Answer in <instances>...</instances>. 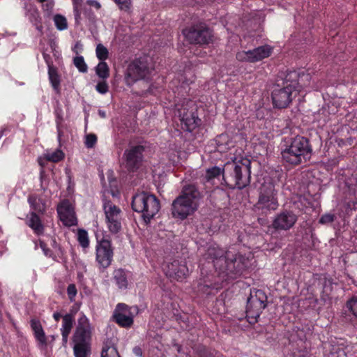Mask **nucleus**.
I'll list each match as a JSON object with an SVG mask.
<instances>
[{
	"instance_id": "nucleus-1",
	"label": "nucleus",
	"mask_w": 357,
	"mask_h": 357,
	"mask_svg": "<svg viewBox=\"0 0 357 357\" xmlns=\"http://www.w3.org/2000/svg\"><path fill=\"white\" fill-rule=\"evenodd\" d=\"M207 264L215 269L218 276L213 274L204 275V264H201L202 278H199L195 291L201 296L215 295L222 288L224 282L240 277L250 266V258L240 252L211 246L205 255Z\"/></svg>"
},
{
	"instance_id": "nucleus-2",
	"label": "nucleus",
	"mask_w": 357,
	"mask_h": 357,
	"mask_svg": "<svg viewBox=\"0 0 357 357\" xmlns=\"http://www.w3.org/2000/svg\"><path fill=\"white\" fill-rule=\"evenodd\" d=\"M280 151L284 162L298 166L310 159L313 148L307 137L298 135L283 138Z\"/></svg>"
},
{
	"instance_id": "nucleus-3",
	"label": "nucleus",
	"mask_w": 357,
	"mask_h": 357,
	"mask_svg": "<svg viewBox=\"0 0 357 357\" xmlns=\"http://www.w3.org/2000/svg\"><path fill=\"white\" fill-rule=\"evenodd\" d=\"M251 160L247 158L227 162L223 167V180L230 188L242 190L250 185Z\"/></svg>"
},
{
	"instance_id": "nucleus-4",
	"label": "nucleus",
	"mask_w": 357,
	"mask_h": 357,
	"mask_svg": "<svg viewBox=\"0 0 357 357\" xmlns=\"http://www.w3.org/2000/svg\"><path fill=\"white\" fill-rule=\"evenodd\" d=\"M201 198V192L193 184L185 185L180 195L174 200L172 205L173 217L184 220L197 209V202Z\"/></svg>"
},
{
	"instance_id": "nucleus-5",
	"label": "nucleus",
	"mask_w": 357,
	"mask_h": 357,
	"mask_svg": "<svg viewBox=\"0 0 357 357\" xmlns=\"http://www.w3.org/2000/svg\"><path fill=\"white\" fill-rule=\"evenodd\" d=\"M131 206L134 211L142 213L144 222L149 223L159 211L160 204L155 195L141 191L132 196Z\"/></svg>"
},
{
	"instance_id": "nucleus-6",
	"label": "nucleus",
	"mask_w": 357,
	"mask_h": 357,
	"mask_svg": "<svg viewBox=\"0 0 357 357\" xmlns=\"http://www.w3.org/2000/svg\"><path fill=\"white\" fill-rule=\"evenodd\" d=\"M258 201L255 207L267 214L279 207L278 190L273 181H264L259 188Z\"/></svg>"
},
{
	"instance_id": "nucleus-7",
	"label": "nucleus",
	"mask_w": 357,
	"mask_h": 357,
	"mask_svg": "<svg viewBox=\"0 0 357 357\" xmlns=\"http://www.w3.org/2000/svg\"><path fill=\"white\" fill-rule=\"evenodd\" d=\"M182 32L190 44L206 45L213 42V31L204 22L193 24L183 29Z\"/></svg>"
},
{
	"instance_id": "nucleus-8",
	"label": "nucleus",
	"mask_w": 357,
	"mask_h": 357,
	"mask_svg": "<svg viewBox=\"0 0 357 357\" xmlns=\"http://www.w3.org/2000/svg\"><path fill=\"white\" fill-rule=\"evenodd\" d=\"M197 109L196 102L191 99L185 100L178 109V116L183 130L192 132L201 124L202 120L198 117Z\"/></svg>"
},
{
	"instance_id": "nucleus-9",
	"label": "nucleus",
	"mask_w": 357,
	"mask_h": 357,
	"mask_svg": "<svg viewBox=\"0 0 357 357\" xmlns=\"http://www.w3.org/2000/svg\"><path fill=\"white\" fill-rule=\"evenodd\" d=\"M266 305L267 296L264 291L257 289L250 293L246 306V318L249 324L253 325L258 321V319Z\"/></svg>"
},
{
	"instance_id": "nucleus-10",
	"label": "nucleus",
	"mask_w": 357,
	"mask_h": 357,
	"mask_svg": "<svg viewBox=\"0 0 357 357\" xmlns=\"http://www.w3.org/2000/svg\"><path fill=\"white\" fill-rule=\"evenodd\" d=\"M114 248L111 240L103 236L99 239L96 236V261L100 270H105L109 267L113 261Z\"/></svg>"
},
{
	"instance_id": "nucleus-11",
	"label": "nucleus",
	"mask_w": 357,
	"mask_h": 357,
	"mask_svg": "<svg viewBox=\"0 0 357 357\" xmlns=\"http://www.w3.org/2000/svg\"><path fill=\"white\" fill-rule=\"evenodd\" d=\"M139 307L137 305L129 306L125 303H118L114 310L113 321L119 326L130 328L133 325L134 317L139 313Z\"/></svg>"
},
{
	"instance_id": "nucleus-12",
	"label": "nucleus",
	"mask_w": 357,
	"mask_h": 357,
	"mask_svg": "<svg viewBox=\"0 0 357 357\" xmlns=\"http://www.w3.org/2000/svg\"><path fill=\"white\" fill-rule=\"evenodd\" d=\"M103 210L108 230L112 234H118L122 228L121 210L110 200L104 202Z\"/></svg>"
},
{
	"instance_id": "nucleus-13",
	"label": "nucleus",
	"mask_w": 357,
	"mask_h": 357,
	"mask_svg": "<svg viewBox=\"0 0 357 357\" xmlns=\"http://www.w3.org/2000/svg\"><path fill=\"white\" fill-rule=\"evenodd\" d=\"M145 146L141 144L132 145L126 149L123 155L125 167L129 172H137L142 165Z\"/></svg>"
},
{
	"instance_id": "nucleus-14",
	"label": "nucleus",
	"mask_w": 357,
	"mask_h": 357,
	"mask_svg": "<svg viewBox=\"0 0 357 357\" xmlns=\"http://www.w3.org/2000/svg\"><path fill=\"white\" fill-rule=\"evenodd\" d=\"M152 68L148 62L147 58H139L130 63L128 68L126 77V82L130 86V79L134 82L138 79H144L151 75Z\"/></svg>"
},
{
	"instance_id": "nucleus-15",
	"label": "nucleus",
	"mask_w": 357,
	"mask_h": 357,
	"mask_svg": "<svg viewBox=\"0 0 357 357\" xmlns=\"http://www.w3.org/2000/svg\"><path fill=\"white\" fill-rule=\"evenodd\" d=\"M273 48L268 45H262L252 50L237 52L236 59L241 62L255 63L271 56Z\"/></svg>"
},
{
	"instance_id": "nucleus-16",
	"label": "nucleus",
	"mask_w": 357,
	"mask_h": 357,
	"mask_svg": "<svg viewBox=\"0 0 357 357\" xmlns=\"http://www.w3.org/2000/svg\"><path fill=\"white\" fill-rule=\"evenodd\" d=\"M91 327L89 319L84 314L78 319L77 325L73 336L74 344H90Z\"/></svg>"
},
{
	"instance_id": "nucleus-17",
	"label": "nucleus",
	"mask_w": 357,
	"mask_h": 357,
	"mask_svg": "<svg viewBox=\"0 0 357 357\" xmlns=\"http://www.w3.org/2000/svg\"><path fill=\"white\" fill-rule=\"evenodd\" d=\"M298 220V216L293 211L283 210L275 217L272 226L277 231H288Z\"/></svg>"
},
{
	"instance_id": "nucleus-18",
	"label": "nucleus",
	"mask_w": 357,
	"mask_h": 357,
	"mask_svg": "<svg viewBox=\"0 0 357 357\" xmlns=\"http://www.w3.org/2000/svg\"><path fill=\"white\" fill-rule=\"evenodd\" d=\"M164 271L167 278L180 282L185 280L189 273L185 262L182 260H174L164 268Z\"/></svg>"
},
{
	"instance_id": "nucleus-19",
	"label": "nucleus",
	"mask_w": 357,
	"mask_h": 357,
	"mask_svg": "<svg viewBox=\"0 0 357 357\" xmlns=\"http://www.w3.org/2000/svg\"><path fill=\"white\" fill-rule=\"evenodd\" d=\"M300 77V73L296 70L289 71L284 77H278L275 84L280 88V89H297L302 88L299 82Z\"/></svg>"
},
{
	"instance_id": "nucleus-20",
	"label": "nucleus",
	"mask_w": 357,
	"mask_h": 357,
	"mask_svg": "<svg viewBox=\"0 0 357 357\" xmlns=\"http://www.w3.org/2000/svg\"><path fill=\"white\" fill-rule=\"evenodd\" d=\"M273 105L275 107H287L291 102V91H272Z\"/></svg>"
},
{
	"instance_id": "nucleus-21",
	"label": "nucleus",
	"mask_w": 357,
	"mask_h": 357,
	"mask_svg": "<svg viewBox=\"0 0 357 357\" xmlns=\"http://www.w3.org/2000/svg\"><path fill=\"white\" fill-rule=\"evenodd\" d=\"M31 212L43 215L47 210V200L43 195L36 193L29 195L27 199Z\"/></svg>"
},
{
	"instance_id": "nucleus-22",
	"label": "nucleus",
	"mask_w": 357,
	"mask_h": 357,
	"mask_svg": "<svg viewBox=\"0 0 357 357\" xmlns=\"http://www.w3.org/2000/svg\"><path fill=\"white\" fill-rule=\"evenodd\" d=\"M26 225L33 230L37 236L43 235L45 231L44 225L38 213L30 212L27 215Z\"/></svg>"
},
{
	"instance_id": "nucleus-23",
	"label": "nucleus",
	"mask_w": 357,
	"mask_h": 357,
	"mask_svg": "<svg viewBox=\"0 0 357 357\" xmlns=\"http://www.w3.org/2000/svg\"><path fill=\"white\" fill-rule=\"evenodd\" d=\"M30 326L38 344L42 347H46L47 344V337L40 321L36 319H31Z\"/></svg>"
},
{
	"instance_id": "nucleus-24",
	"label": "nucleus",
	"mask_w": 357,
	"mask_h": 357,
	"mask_svg": "<svg viewBox=\"0 0 357 357\" xmlns=\"http://www.w3.org/2000/svg\"><path fill=\"white\" fill-rule=\"evenodd\" d=\"M195 81V76L190 71H185L183 73L177 75L174 82H178V84L176 86V89H185Z\"/></svg>"
},
{
	"instance_id": "nucleus-25",
	"label": "nucleus",
	"mask_w": 357,
	"mask_h": 357,
	"mask_svg": "<svg viewBox=\"0 0 357 357\" xmlns=\"http://www.w3.org/2000/svg\"><path fill=\"white\" fill-rule=\"evenodd\" d=\"M114 282L120 289H126L128 285V272L123 268L115 269L113 272Z\"/></svg>"
},
{
	"instance_id": "nucleus-26",
	"label": "nucleus",
	"mask_w": 357,
	"mask_h": 357,
	"mask_svg": "<svg viewBox=\"0 0 357 357\" xmlns=\"http://www.w3.org/2000/svg\"><path fill=\"white\" fill-rule=\"evenodd\" d=\"M44 58L48 66V75L52 88L54 89H58L60 84V77L58 74L57 68L53 65L52 62H50L46 59L45 56H44Z\"/></svg>"
},
{
	"instance_id": "nucleus-27",
	"label": "nucleus",
	"mask_w": 357,
	"mask_h": 357,
	"mask_svg": "<svg viewBox=\"0 0 357 357\" xmlns=\"http://www.w3.org/2000/svg\"><path fill=\"white\" fill-rule=\"evenodd\" d=\"M215 144L217 149L220 152H225L230 148L231 142L227 134L223 133L215 137Z\"/></svg>"
},
{
	"instance_id": "nucleus-28",
	"label": "nucleus",
	"mask_w": 357,
	"mask_h": 357,
	"mask_svg": "<svg viewBox=\"0 0 357 357\" xmlns=\"http://www.w3.org/2000/svg\"><path fill=\"white\" fill-rule=\"evenodd\" d=\"M101 357H121L116 347L111 342L107 341L103 343Z\"/></svg>"
},
{
	"instance_id": "nucleus-29",
	"label": "nucleus",
	"mask_w": 357,
	"mask_h": 357,
	"mask_svg": "<svg viewBox=\"0 0 357 357\" xmlns=\"http://www.w3.org/2000/svg\"><path fill=\"white\" fill-rule=\"evenodd\" d=\"M196 354L198 357H225L219 351L203 345L199 346L196 349Z\"/></svg>"
},
{
	"instance_id": "nucleus-30",
	"label": "nucleus",
	"mask_w": 357,
	"mask_h": 357,
	"mask_svg": "<svg viewBox=\"0 0 357 357\" xmlns=\"http://www.w3.org/2000/svg\"><path fill=\"white\" fill-rule=\"evenodd\" d=\"M75 324V319L72 314L68 313L63 317L62 326L61 328V333H70L73 325Z\"/></svg>"
},
{
	"instance_id": "nucleus-31",
	"label": "nucleus",
	"mask_w": 357,
	"mask_h": 357,
	"mask_svg": "<svg viewBox=\"0 0 357 357\" xmlns=\"http://www.w3.org/2000/svg\"><path fill=\"white\" fill-rule=\"evenodd\" d=\"M73 351L75 357H87L91 354V345L84 344H74Z\"/></svg>"
},
{
	"instance_id": "nucleus-32",
	"label": "nucleus",
	"mask_w": 357,
	"mask_h": 357,
	"mask_svg": "<svg viewBox=\"0 0 357 357\" xmlns=\"http://www.w3.org/2000/svg\"><path fill=\"white\" fill-rule=\"evenodd\" d=\"M221 174L223 176V168L222 169L219 167L214 166L206 169L205 178L206 181H211Z\"/></svg>"
},
{
	"instance_id": "nucleus-33",
	"label": "nucleus",
	"mask_w": 357,
	"mask_h": 357,
	"mask_svg": "<svg viewBox=\"0 0 357 357\" xmlns=\"http://www.w3.org/2000/svg\"><path fill=\"white\" fill-rule=\"evenodd\" d=\"M57 213L59 216L63 215L64 214H68L71 212H73V208L68 200H63L57 206Z\"/></svg>"
},
{
	"instance_id": "nucleus-34",
	"label": "nucleus",
	"mask_w": 357,
	"mask_h": 357,
	"mask_svg": "<svg viewBox=\"0 0 357 357\" xmlns=\"http://www.w3.org/2000/svg\"><path fill=\"white\" fill-rule=\"evenodd\" d=\"M77 241L81 247L87 248L89 246V239L88 232L84 229L77 230Z\"/></svg>"
},
{
	"instance_id": "nucleus-35",
	"label": "nucleus",
	"mask_w": 357,
	"mask_h": 357,
	"mask_svg": "<svg viewBox=\"0 0 357 357\" xmlns=\"http://www.w3.org/2000/svg\"><path fill=\"white\" fill-rule=\"evenodd\" d=\"M61 221L65 226L71 227L77 224V220L75 215V212H71L68 214H64L59 216Z\"/></svg>"
},
{
	"instance_id": "nucleus-36",
	"label": "nucleus",
	"mask_w": 357,
	"mask_h": 357,
	"mask_svg": "<svg viewBox=\"0 0 357 357\" xmlns=\"http://www.w3.org/2000/svg\"><path fill=\"white\" fill-rule=\"evenodd\" d=\"M96 74L99 77L105 79L109 77V67L106 62L100 61L96 68Z\"/></svg>"
},
{
	"instance_id": "nucleus-37",
	"label": "nucleus",
	"mask_w": 357,
	"mask_h": 357,
	"mask_svg": "<svg viewBox=\"0 0 357 357\" xmlns=\"http://www.w3.org/2000/svg\"><path fill=\"white\" fill-rule=\"evenodd\" d=\"M97 58L100 61H105L109 56V51L102 44L99 43L96 48Z\"/></svg>"
},
{
	"instance_id": "nucleus-38",
	"label": "nucleus",
	"mask_w": 357,
	"mask_h": 357,
	"mask_svg": "<svg viewBox=\"0 0 357 357\" xmlns=\"http://www.w3.org/2000/svg\"><path fill=\"white\" fill-rule=\"evenodd\" d=\"M73 64L80 73H84L88 71V66L82 56H77L74 57Z\"/></svg>"
},
{
	"instance_id": "nucleus-39",
	"label": "nucleus",
	"mask_w": 357,
	"mask_h": 357,
	"mask_svg": "<svg viewBox=\"0 0 357 357\" xmlns=\"http://www.w3.org/2000/svg\"><path fill=\"white\" fill-rule=\"evenodd\" d=\"M118 6L120 10L127 13L132 12V1L131 0H113Z\"/></svg>"
},
{
	"instance_id": "nucleus-40",
	"label": "nucleus",
	"mask_w": 357,
	"mask_h": 357,
	"mask_svg": "<svg viewBox=\"0 0 357 357\" xmlns=\"http://www.w3.org/2000/svg\"><path fill=\"white\" fill-rule=\"evenodd\" d=\"M54 22L58 30L63 31L68 28L67 20L61 15H56L54 17Z\"/></svg>"
},
{
	"instance_id": "nucleus-41",
	"label": "nucleus",
	"mask_w": 357,
	"mask_h": 357,
	"mask_svg": "<svg viewBox=\"0 0 357 357\" xmlns=\"http://www.w3.org/2000/svg\"><path fill=\"white\" fill-rule=\"evenodd\" d=\"M64 158V153L61 150H56L48 154L47 160L53 162H58Z\"/></svg>"
},
{
	"instance_id": "nucleus-42",
	"label": "nucleus",
	"mask_w": 357,
	"mask_h": 357,
	"mask_svg": "<svg viewBox=\"0 0 357 357\" xmlns=\"http://www.w3.org/2000/svg\"><path fill=\"white\" fill-rule=\"evenodd\" d=\"M98 141V137L95 134L90 133L86 135L85 146L88 149H92L95 146Z\"/></svg>"
},
{
	"instance_id": "nucleus-43",
	"label": "nucleus",
	"mask_w": 357,
	"mask_h": 357,
	"mask_svg": "<svg viewBox=\"0 0 357 357\" xmlns=\"http://www.w3.org/2000/svg\"><path fill=\"white\" fill-rule=\"evenodd\" d=\"M347 307L355 317H357V296H352L347 302Z\"/></svg>"
},
{
	"instance_id": "nucleus-44",
	"label": "nucleus",
	"mask_w": 357,
	"mask_h": 357,
	"mask_svg": "<svg viewBox=\"0 0 357 357\" xmlns=\"http://www.w3.org/2000/svg\"><path fill=\"white\" fill-rule=\"evenodd\" d=\"M284 177V174L282 172V169L280 170H275L272 172L271 173V177L267 180H265L264 181H273V183L275 185V179H277L278 181H280L282 178Z\"/></svg>"
},
{
	"instance_id": "nucleus-45",
	"label": "nucleus",
	"mask_w": 357,
	"mask_h": 357,
	"mask_svg": "<svg viewBox=\"0 0 357 357\" xmlns=\"http://www.w3.org/2000/svg\"><path fill=\"white\" fill-rule=\"evenodd\" d=\"M54 114H55V121H56V128H57L58 130L59 131L60 126L63 120L62 109L59 107L56 108L55 111H54Z\"/></svg>"
},
{
	"instance_id": "nucleus-46",
	"label": "nucleus",
	"mask_w": 357,
	"mask_h": 357,
	"mask_svg": "<svg viewBox=\"0 0 357 357\" xmlns=\"http://www.w3.org/2000/svg\"><path fill=\"white\" fill-rule=\"evenodd\" d=\"M77 294V287L75 284H70L67 288V294L70 301H75Z\"/></svg>"
},
{
	"instance_id": "nucleus-47",
	"label": "nucleus",
	"mask_w": 357,
	"mask_h": 357,
	"mask_svg": "<svg viewBox=\"0 0 357 357\" xmlns=\"http://www.w3.org/2000/svg\"><path fill=\"white\" fill-rule=\"evenodd\" d=\"M335 215L331 213H326L321 216L319 220V222L321 225H326L328 223H331L335 220Z\"/></svg>"
},
{
	"instance_id": "nucleus-48",
	"label": "nucleus",
	"mask_w": 357,
	"mask_h": 357,
	"mask_svg": "<svg viewBox=\"0 0 357 357\" xmlns=\"http://www.w3.org/2000/svg\"><path fill=\"white\" fill-rule=\"evenodd\" d=\"M73 13H74V17H75V24L76 25L80 24L81 21H82L81 7L73 8Z\"/></svg>"
},
{
	"instance_id": "nucleus-49",
	"label": "nucleus",
	"mask_w": 357,
	"mask_h": 357,
	"mask_svg": "<svg viewBox=\"0 0 357 357\" xmlns=\"http://www.w3.org/2000/svg\"><path fill=\"white\" fill-rule=\"evenodd\" d=\"M40 247L43 250L45 256L49 257H51L52 256V250L47 248V244L44 241H40Z\"/></svg>"
},
{
	"instance_id": "nucleus-50",
	"label": "nucleus",
	"mask_w": 357,
	"mask_h": 357,
	"mask_svg": "<svg viewBox=\"0 0 357 357\" xmlns=\"http://www.w3.org/2000/svg\"><path fill=\"white\" fill-rule=\"evenodd\" d=\"M83 50V45L81 41H77L74 46L72 47V51L77 55L82 52Z\"/></svg>"
},
{
	"instance_id": "nucleus-51",
	"label": "nucleus",
	"mask_w": 357,
	"mask_h": 357,
	"mask_svg": "<svg viewBox=\"0 0 357 357\" xmlns=\"http://www.w3.org/2000/svg\"><path fill=\"white\" fill-rule=\"evenodd\" d=\"M87 5L94 7L97 10H100L102 7L101 4L96 0H87Z\"/></svg>"
},
{
	"instance_id": "nucleus-52",
	"label": "nucleus",
	"mask_w": 357,
	"mask_h": 357,
	"mask_svg": "<svg viewBox=\"0 0 357 357\" xmlns=\"http://www.w3.org/2000/svg\"><path fill=\"white\" fill-rule=\"evenodd\" d=\"M43 8L45 10L49 12L52 11L54 7L53 1H46L45 3H43Z\"/></svg>"
},
{
	"instance_id": "nucleus-53",
	"label": "nucleus",
	"mask_w": 357,
	"mask_h": 357,
	"mask_svg": "<svg viewBox=\"0 0 357 357\" xmlns=\"http://www.w3.org/2000/svg\"><path fill=\"white\" fill-rule=\"evenodd\" d=\"M66 174L67 175V177H68V188H70L71 185H74L75 183H74V181L73 180V176L71 174V172L70 170H66Z\"/></svg>"
},
{
	"instance_id": "nucleus-54",
	"label": "nucleus",
	"mask_w": 357,
	"mask_h": 357,
	"mask_svg": "<svg viewBox=\"0 0 357 357\" xmlns=\"http://www.w3.org/2000/svg\"><path fill=\"white\" fill-rule=\"evenodd\" d=\"M132 353L136 356H138V357H142V348L139 347V346H135L133 349H132Z\"/></svg>"
},
{
	"instance_id": "nucleus-55",
	"label": "nucleus",
	"mask_w": 357,
	"mask_h": 357,
	"mask_svg": "<svg viewBox=\"0 0 357 357\" xmlns=\"http://www.w3.org/2000/svg\"><path fill=\"white\" fill-rule=\"evenodd\" d=\"M357 202L354 201H349L347 203V210H356V209Z\"/></svg>"
},
{
	"instance_id": "nucleus-56",
	"label": "nucleus",
	"mask_w": 357,
	"mask_h": 357,
	"mask_svg": "<svg viewBox=\"0 0 357 357\" xmlns=\"http://www.w3.org/2000/svg\"><path fill=\"white\" fill-rule=\"evenodd\" d=\"M96 88V89H107V84L105 82H101L98 83Z\"/></svg>"
},
{
	"instance_id": "nucleus-57",
	"label": "nucleus",
	"mask_w": 357,
	"mask_h": 357,
	"mask_svg": "<svg viewBox=\"0 0 357 357\" xmlns=\"http://www.w3.org/2000/svg\"><path fill=\"white\" fill-rule=\"evenodd\" d=\"M62 336V342L63 344L65 345L68 342V336L70 333H61Z\"/></svg>"
},
{
	"instance_id": "nucleus-58",
	"label": "nucleus",
	"mask_w": 357,
	"mask_h": 357,
	"mask_svg": "<svg viewBox=\"0 0 357 357\" xmlns=\"http://www.w3.org/2000/svg\"><path fill=\"white\" fill-rule=\"evenodd\" d=\"M63 315L61 314V313L59 312H54L53 313V318L55 320V321L58 322L61 318L63 319Z\"/></svg>"
},
{
	"instance_id": "nucleus-59",
	"label": "nucleus",
	"mask_w": 357,
	"mask_h": 357,
	"mask_svg": "<svg viewBox=\"0 0 357 357\" xmlns=\"http://www.w3.org/2000/svg\"><path fill=\"white\" fill-rule=\"evenodd\" d=\"M73 8L82 6V0H72Z\"/></svg>"
},
{
	"instance_id": "nucleus-60",
	"label": "nucleus",
	"mask_w": 357,
	"mask_h": 357,
	"mask_svg": "<svg viewBox=\"0 0 357 357\" xmlns=\"http://www.w3.org/2000/svg\"><path fill=\"white\" fill-rule=\"evenodd\" d=\"M98 114L102 119L106 117V112L105 111H102V110H100V109L98 110Z\"/></svg>"
},
{
	"instance_id": "nucleus-61",
	"label": "nucleus",
	"mask_w": 357,
	"mask_h": 357,
	"mask_svg": "<svg viewBox=\"0 0 357 357\" xmlns=\"http://www.w3.org/2000/svg\"><path fill=\"white\" fill-rule=\"evenodd\" d=\"M2 236H3V229L0 227V238L2 237Z\"/></svg>"
},
{
	"instance_id": "nucleus-62",
	"label": "nucleus",
	"mask_w": 357,
	"mask_h": 357,
	"mask_svg": "<svg viewBox=\"0 0 357 357\" xmlns=\"http://www.w3.org/2000/svg\"><path fill=\"white\" fill-rule=\"evenodd\" d=\"M99 93H102V94H104L107 91H98Z\"/></svg>"
},
{
	"instance_id": "nucleus-63",
	"label": "nucleus",
	"mask_w": 357,
	"mask_h": 357,
	"mask_svg": "<svg viewBox=\"0 0 357 357\" xmlns=\"http://www.w3.org/2000/svg\"><path fill=\"white\" fill-rule=\"evenodd\" d=\"M40 3H45L47 0H37Z\"/></svg>"
},
{
	"instance_id": "nucleus-64",
	"label": "nucleus",
	"mask_w": 357,
	"mask_h": 357,
	"mask_svg": "<svg viewBox=\"0 0 357 357\" xmlns=\"http://www.w3.org/2000/svg\"><path fill=\"white\" fill-rule=\"evenodd\" d=\"M301 357H305V356H301Z\"/></svg>"
}]
</instances>
